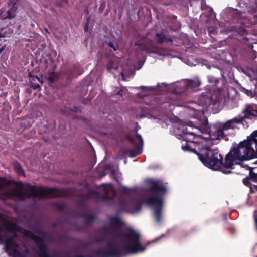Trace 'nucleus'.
Instances as JSON below:
<instances>
[{
  "mask_svg": "<svg viewBox=\"0 0 257 257\" xmlns=\"http://www.w3.org/2000/svg\"><path fill=\"white\" fill-rule=\"evenodd\" d=\"M29 76L30 77H32V71L29 72Z\"/></svg>",
  "mask_w": 257,
  "mask_h": 257,
  "instance_id": "52",
  "label": "nucleus"
},
{
  "mask_svg": "<svg viewBox=\"0 0 257 257\" xmlns=\"http://www.w3.org/2000/svg\"><path fill=\"white\" fill-rule=\"evenodd\" d=\"M181 137L186 142H191L192 144H204L203 140L201 141L198 140L199 138H203L202 135H197L196 132L189 130L186 126L183 127Z\"/></svg>",
  "mask_w": 257,
  "mask_h": 257,
  "instance_id": "12",
  "label": "nucleus"
},
{
  "mask_svg": "<svg viewBox=\"0 0 257 257\" xmlns=\"http://www.w3.org/2000/svg\"><path fill=\"white\" fill-rule=\"evenodd\" d=\"M54 206L61 211L63 210L65 208V205L64 204L55 203Z\"/></svg>",
  "mask_w": 257,
  "mask_h": 257,
  "instance_id": "33",
  "label": "nucleus"
},
{
  "mask_svg": "<svg viewBox=\"0 0 257 257\" xmlns=\"http://www.w3.org/2000/svg\"><path fill=\"white\" fill-rule=\"evenodd\" d=\"M120 191L123 193L130 194L131 193V189L125 186H122L120 188Z\"/></svg>",
  "mask_w": 257,
  "mask_h": 257,
  "instance_id": "29",
  "label": "nucleus"
},
{
  "mask_svg": "<svg viewBox=\"0 0 257 257\" xmlns=\"http://www.w3.org/2000/svg\"><path fill=\"white\" fill-rule=\"evenodd\" d=\"M219 102V100L217 96H213L210 94L206 95L202 93L198 99V103L199 105L205 108L212 106V109H213L214 107L218 105Z\"/></svg>",
  "mask_w": 257,
  "mask_h": 257,
  "instance_id": "9",
  "label": "nucleus"
},
{
  "mask_svg": "<svg viewBox=\"0 0 257 257\" xmlns=\"http://www.w3.org/2000/svg\"><path fill=\"white\" fill-rule=\"evenodd\" d=\"M195 83H196L197 84V87H199L200 85V82L199 81H197L196 82H194V81H191V83H190V85H192V86H193L194 84Z\"/></svg>",
  "mask_w": 257,
  "mask_h": 257,
  "instance_id": "43",
  "label": "nucleus"
},
{
  "mask_svg": "<svg viewBox=\"0 0 257 257\" xmlns=\"http://www.w3.org/2000/svg\"><path fill=\"white\" fill-rule=\"evenodd\" d=\"M148 191L150 195L144 202L153 209V215L158 223L162 219V212L164 205V197L167 192L166 186L161 183L159 180H151L149 182Z\"/></svg>",
  "mask_w": 257,
  "mask_h": 257,
  "instance_id": "4",
  "label": "nucleus"
},
{
  "mask_svg": "<svg viewBox=\"0 0 257 257\" xmlns=\"http://www.w3.org/2000/svg\"><path fill=\"white\" fill-rule=\"evenodd\" d=\"M165 236H166L165 234H162L160 237H157L155 240H153L152 242H156L158 241L160 239H161L162 238L165 237Z\"/></svg>",
  "mask_w": 257,
  "mask_h": 257,
  "instance_id": "39",
  "label": "nucleus"
},
{
  "mask_svg": "<svg viewBox=\"0 0 257 257\" xmlns=\"http://www.w3.org/2000/svg\"><path fill=\"white\" fill-rule=\"evenodd\" d=\"M107 45L110 47L114 49V50H116L117 49L118 46L117 45L115 46L113 42L108 41L107 42Z\"/></svg>",
  "mask_w": 257,
  "mask_h": 257,
  "instance_id": "35",
  "label": "nucleus"
},
{
  "mask_svg": "<svg viewBox=\"0 0 257 257\" xmlns=\"http://www.w3.org/2000/svg\"><path fill=\"white\" fill-rule=\"evenodd\" d=\"M188 125L191 127H192V126H193V123L191 121H189L188 123Z\"/></svg>",
  "mask_w": 257,
  "mask_h": 257,
  "instance_id": "50",
  "label": "nucleus"
},
{
  "mask_svg": "<svg viewBox=\"0 0 257 257\" xmlns=\"http://www.w3.org/2000/svg\"><path fill=\"white\" fill-rule=\"evenodd\" d=\"M156 38V41L159 44H162L163 43H172V40L171 38H168L162 33H157L155 35Z\"/></svg>",
  "mask_w": 257,
  "mask_h": 257,
  "instance_id": "21",
  "label": "nucleus"
},
{
  "mask_svg": "<svg viewBox=\"0 0 257 257\" xmlns=\"http://www.w3.org/2000/svg\"><path fill=\"white\" fill-rule=\"evenodd\" d=\"M242 183L249 187L250 193H255L257 191V174L249 171L248 175L242 180Z\"/></svg>",
  "mask_w": 257,
  "mask_h": 257,
  "instance_id": "13",
  "label": "nucleus"
},
{
  "mask_svg": "<svg viewBox=\"0 0 257 257\" xmlns=\"http://www.w3.org/2000/svg\"><path fill=\"white\" fill-rule=\"evenodd\" d=\"M244 115L241 116L242 121L245 118L251 119L252 118L257 116V110L252 109L251 107H247L242 112Z\"/></svg>",
  "mask_w": 257,
  "mask_h": 257,
  "instance_id": "20",
  "label": "nucleus"
},
{
  "mask_svg": "<svg viewBox=\"0 0 257 257\" xmlns=\"http://www.w3.org/2000/svg\"><path fill=\"white\" fill-rule=\"evenodd\" d=\"M21 227L4 217L0 218V243L5 244V251L12 257H21V241H17Z\"/></svg>",
  "mask_w": 257,
  "mask_h": 257,
  "instance_id": "3",
  "label": "nucleus"
},
{
  "mask_svg": "<svg viewBox=\"0 0 257 257\" xmlns=\"http://www.w3.org/2000/svg\"><path fill=\"white\" fill-rule=\"evenodd\" d=\"M247 168H248V170L249 171H251L253 172V173L257 174V167H250L247 166Z\"/></svg>",
  "mask_w": 257,
  "mask_h": 257,
  "instance_id": "37",
  "label": "nucleus"
},
{
  "mask_svg": "<svg viewBox=\"0 0 257 257\" xmlns=\"http://www.w3.org/2000/svg\"><path fill=\"white\" fill-rule=\"evenodd\" d=\"M15 169L16 171L19 174L21 175L23 173V171L21 168V165L17 163L15 165Z\"/></svg>",
  "mask_w": 257,
  "mask_h": 257,
  "instance_id": "28",
  "label": "nucleus"
},
{
  "mask_svg": "<svg viewBox=\"0 0 257 257\" xmlns=\"http://www.w3.org/2000/svg\"><path fill=\"white\" fill-rule=\"evenodd\" d=\"M112 68L111 67L110 65L108 64V66H107V69L110 70L112 69Z\"/></svg>",
  "mask_w": 257,
  "mask_h": 257,
  "instance_id": "51",
  "label": "nucleus"
},
{
  "mask_svg": "<svg viewBox=\"0 0 257 257\" xmlns=\"http://www.w3.org/2000/svg\"><path fill=\"white\" fill-rule=\"evenodd\" d=\"M230 128H231V126H230L227 121L223 123L220 128L213 132V134L208 135V137L210 138V144L214 145L217 144L218 140L223 139L225 137L224 130H228Z\"/></svg>",
  "mask_w": 257,
  "mask_h": 257,
  "instance_id": "11",
  "label": "nucleus"
},
{
  "mask_svg": "<svg viewBox=\"0 0 257 257\" xmlns=\"http://www.w3.org/2000/svg\"><path fill=\"white\" fill-rule=\"evenodd\" d=\"M38 53L39 55H41V56H42L43 55V54H44V53H43V52L42 51V50H41V51H37L36 52V53H35V54H36V55H37V53Z\"/></svg>",
  "mask_w": 257,
  "mask_h": 257,
  "instance_id": "44",
  "label": "nucleus"
},
{
  "mask_svg": "<svg viewBox=\"0 0 257 257\" xmlns=\"http://www.w3.org/2000/svg\"><path fill=\"white\" fill-rule=\"evenodd\" d=\"M12 194L18 200L24 201L32 196V185H25L21 182H19L17 187L12 192Z\"/></svg>",
  "mask_w": 257,
  "mask_h": 257,
  "instance_id": "7",
  "label": "nucleus"
},
{
  "mask_svg": "<svg viewBox=\"0 0 257 257\" xmlns=\"http://www.w3.org/2000/svg\"><path fill=\"white\" fill-rule=\"evenodd\" d=\"M231 13L233 17L237 19L239 18L242 14V12L236 9H233Z\"/></svg>",
  "mask_w": 257,
  "mask_h": 257,
  "instance_id": "26",
  "label": "nucleus"
},
{
  "mask_svg": "<svg viewBox=\"0 0 257 257\" xmlns=\"http://www.w3.org/2000/svg\"><path fill=\"white\" fill-rule=\"evenodd\" d=\"M256 211H255L253 213V219H254V223L255 225V228L256 230L257 231V217L255 215Z\"/></svg>",
  "mask_w": 257,
  "mask_h": 257,
  "instance_id": "38",
  "label": "nucleus"
},
{
  "mask_svg": "<svg viewBox=\"0 0 257 257\" xmlns=\"http://www.w3.org/2000/svg\"><path fill=\"white\" fill-rule=\"evenodd\" d=\"M48 80L49 81L52 82H54L57 80V77L56 75L53 73H52L48 78Z\"/></svg>",
  "mask_w": 257,
  "mask_h": 257,
  "instance_id": "32",
  "label": "nucleus"
},
{
  "mask_svg": "<svg viewBox=\"0 0 257 257\" xmlns=\"http://www.w3.org/2000/svg\"><path fill=\"white\" fill-rule=\"evenodd\" d=\"M118 206L122 211H126L128 210L127 202L123 198H119L118 200Z\"/></svg>",
  "mask_w": 257,
  "mask_h": 257,
  "instance_id": "24",
  "label": "nucleus"
},
{
  "mask_svg": "<svg viewBox=\"0 0 257 257\" xmlns=\"http://www.w3.org/2000/svg\"><path fill=\"white\" fill-rule=\"evenodd\" d=\"M17 0H9L8 8L0 9V19H11L15 17L17 9Z\"/></svg>",
  "mask_w": 257,
  "mask_h": 257,
  "instance_id": "10",
  "label": "nucleus"
},
{
  "mask_svg": "<svg viewBox=\"0 0 257 257\" xmlns=\"http://www.w3.org/2000/svg\"><path fill=\"white\" fill-rule=\"evenodd\" d=\"M88 24H86L84 28L85 32H87L88 31Z\"/></svg>",
  "mask_w": 257,
  "mask_h": 257,
  "instance_id": "48",
  "label": "nucleus"
},
{
  "mask_svg": "<svg viewBox=\"0 0 257 257\" xmlns=\"http://www.w3.org/2000/svg\"><path fill=\"white\" fill-rule=\"evenodd\" d=\"M82 217L85 220L84 224L87 225L91 224L96 219V216L93 214H83Z\"/></svg>",
  "mask_w": 257,
  "mask_h": 257,
  "instance_id": "23",
  "label": "nucleus"
},
{
  "mask_svg": "<svg viewBox=\"0 0 257 257\" xmlns=\"http://www.w3.org/2000/svg\"><path fill=\"white\" fill-rule=\"evenodd\" d=\"M6 48V45H4L1 48H0V54L4 51V50Z\"/></svg>",
  "mask_w": 257,
  "mask_h": 257,
  "instance_id": "45",
  "label": "nucleus"
},
{
  "mask_svg": "<svg viewBox=\"0 0 257 257\" xmlns=\"http://www.w3.org/2000/svg\"><path fill=\"white\" fill-rule=\"evenodd\" d=\"M122 90H120L118 91L117 92L116 94L122 96Z\"/></svg>",
  "mask_w": 257,
  "mask_h": 257,
  "instance_id": "47",
  "label": "nucleus"
},
{
  "mask_svg": "<svg viewBox=\"0 0 257 257\" xmlns=\"http://www.w3.org/2000/svg\"><path fill=\"white\" fill-rule=\"evenodd\" d=\"M136 45L142 50L149 52L152 48V46L150 42L145 38H142L136 42Z\"/></svg>",
  "mask_w": 257,
  "mask_h": 257,
  "instance_id": "17",
  "label": "nucleus"
},
{
  "mask_svg": "<svg viewBox=\"0 0 257 257\" xmlns=\"http://www.w3.org/2000/svg\"><path fill=\"white\" fill-rule=\"evenodd\" d=\"M251 148H252V149L255 151V149H256V148L255 147L254 145H252V146H251Z\"/></svg>",
  "mask_w": 257,
  "mask_h": 257,
  "instance_id": "54",
  "label": "nucleus"
},
{
  "mask_svg": "<svg viewBox=\"0 0 257 257\" xmlns=\"http://www.w3.org/2000/svg\"><path fill=\"white\" fill-rule=\"evenodd\" d=\"M79 68V65L77 64H74L72 68L67 69L64 72V75L66 78L67 83L70 82L74 77L75 73L78 71Z\"/></svg>",
  "mask_w": 257,
  "mask_h": 257,
  "instance_id": "18",
  "label": "nucleus"
},
{
  "mask_svg": "<svg viewBox=\"0 0 257 257\" xmlns=\"http://www.w3.org/2000/svg\"><path fill=\"white\" fill-rule=\"evenodd\" d=\"M4 187V185L3 184H0V196L1 195H5V193L3 192V189Z\"/></svg>",
  "mask_w": 257,
  "mask_h": 257,
  "instance_id": "40",
  "label": "nucleus"
},
{
  "mask_svg": "<svg viewBox=\"0 0 257 257\" xmlns=\"http://www.w3.org/2000/svg\"><path fill=\"white\" fill-rule=\"evenodd\" d=\"M208 80L210 83H212L215 85L217 84L219 81V80L218 79H217L215 77L211 76L208 77Z\"/></svg>",
  "mask_w": 257,
  "mask_h": 257,
  "instance_id": "27",
  "label": "nucleus"
},
{
  "mask_svg": "<svg viewBox=\"0 0 257 257\" xmlns=\"http://www.w3.org/2000/svg\"><path fill=\"white\" fill-rule=\"evenodd\" d=\"M33 89H35L36 88V87H37V86H36L35 85H34V84H33Z\"/></svg>",
  "mask_w": 257,
  "mask_h": 257,
  "instance_id": "55",
  "label": "nucleus"
},
{
  "mask_svg": "<svg viewBox=\"0 0 257 257\" xmlns=\"http://www.w3.org/2000/svg\"><path fill=\"white\" fill-rule=\"evenodd\" d=\"M209 144H203L201 150H199L198 159L206 167L212 170H220L224 174H228L232 171L227 170L233 169V166L237 164L236 161H242L241 158H236L237 152L236 146L232 147L226 155L223 162V156L219 153L217 149H211Z\"/></svg>",
  "mask_w": 257,
  "mask_h": 257,
  "instance_id": "2",
  "label": "nucleus"
},
{
  "mask_svg": "<svg viewBox=\"0 0 257 257\" xmlns=\"http://www.w3.org/2000/svg\"><path fill=\"white\" fill-rule=\"evenodd\" d=\"M85 13L86 14H89V12H88V9H86V10H85Z\"/></svg>",
  "mask_w": 257,
  "mask_h": 257,
  "instance_id": "53",
  "label": "nucleus"
},
{
  "mask_svg": "<svg viewBox=\"0 0 257 257\" xmlns=\"http://www.w3.org/2000/svg\"><path fill=\"white\" fill-rule=\"evenodd\" d=\"M237 155L236 158L247 160L257 158V130L253 131L246 140L236 146Z\"/></svg>",
  "mask_w": 257,
  "mask_h": 257,
  "instance_id": "5",
  "label": "nucleus"
},
{
  "mask_svg": "<svg viewBox=\"0 0 257 257\" xmlns=\"http://www.w3.org/2000/svg\"><path fill=\"white\" fill-rule=\"evenodd\" d=\"M126 138L131 142L136 149L135 150H130L129 151L130 157L133 158L141 153V151H140V150L142 149L143 140L141 135L138 133L137 130H136L135 138H133L128 135L126 136Z\"/></svg>",
  "mask_w": 257,
  "mask_h": 257,
  "instance_id": "8",
  "label": "nucleus"
},
{
  "mask_svg": "<svg viewBox=\"0 0 257 257\" xmlns=\"http://www.w3.org/2000/svg\"><path fill=\"white\" fill-rule=\"evenodd\" d=\"M241 91L244 92L246 94L249 96L252 94V92L250 90H247L244 88H242Z\"/></svg>",
  "mask_w": 257,
  "mask_h": 257,
  "instance_id": "36",
  "label": "nucleus"
},
{
  "mask_svg": "<svg viewBox=\"0 0 257 257\" xmlns=\"http://www.w3.org/2000/svg\"><path fill=\"white\" fill-rule=\"evenodd\" d=\"M188 142L185 143L184 145H182V149L184 151H188L196 154L197 156L199 154V150H201L203 144L202 143H194L192 145L189 144Z\"/></svg>",
  "mask_w": 257,
  "mask_h": 257,
  "instance_id": "15",
  "label": "nucleus"
},
{
  "mask_svg": "<svg viewBox=\"0 0 257 257\" xmlns=\"http://www.w3.org/2000/svg\"><path fill=\"white\" fill-rule=\"evenodd\" d=\"M214 29L213 28H209L208 29L209 34L211 36L212 34H214Z\"/></svg>",
  "mask_w": 257,
  "mask_h": 257,
  "instance_id": "42",
  "label": "nucleus"
},
{
  "mask_svg": "<svg viewBox=\"0 0 257 257\" xmlns=\"http://www.w3.org/2000/svg\"><path fill=\"white\" fill-rule=\"evenodd\" d=\"M68 0H56V5L59 7H63L64 5L67 4Z\"/></svg>",
  "mask_w": 257,
  "mask_h": 257,
  "instance_id": "31",
  "label": "nucleus"
},
{
  "mask_svg": "<svg viewBox=\"0 0 257 257\" xmlns=\"http://www.w3.org/2000/svg\"><path fill=\"white\" fill-rule=\"evenodd\" d=\"M110 224L113 227L110 234L114 238H120L123 242V248H121L116 241H109L103 247L94 251V254L99 257H122L127 253H135L143 252L145 247L140 243V234L133 229L126 232H115L124 225L121 218L117 216L109 217Z\"/></svg>",
  "mask_w": 257,
  "mask_h": 257,
  "instance_id": "1",
  "label": "nucleus"
},
{
  "mask_svg": "<svg viewBox=\"0 0 257 257\" xmlns=\"http://www.w3.org/2000/svg\"><path fill=\"white\" fill-rule=\"evenodd\" d=\"M82 196L85 198L86 200L90 199H94L95 200H100V194L96 191L93 190L91 188L88 187L85 191Z\"/></svg>",
  "mask_w": 257,
  "mask_h": 257,
  "instance_id": "16",
  "label": "nucleus"
},
{
  "mask_svg": "<svg viewBox=\"0 0 257 257\" xmlns=\"http://www.w3.org/2000/svg\"><path fill=\"white\" fill-rule=\"evenodd\" d=\"M101 189L104 194H100V200L107 201L114 200L116 192L110 185H103Z\"/></svg>",
  "mask_w": 257,
  "mask_h": 257,
  "instance_id": "14",
  "label": "nucleus"
},
{
  "mask_svg": "<svg viewBox=\"0 0 257 257\" xmlns=\"http://www.w3.org/2000/svg\"><path fill=\"white\" fill-rule=\"evenodd\" d=\"M33 204L35 201L34 198L38 195L41 199L65 197L67 193L64 189L55 188L40 187L37 190V187L33 185Z\"/></svg>",
  "mask_w": 257,
  "mask_h": 257,
  "instance_id": "6",
  "label": "nucleus"
},
{
  "mask_svg": "<svg viewBox=\"0 0 257 257\" xmlns=\"http://www.w3.org/2000/svg\"><path fill=\"white\" fill-rule=\"evenodd\" d=\"M249 12L251 14L256 13L257 12V3H255L249 7Z\"/></svg>",
  "mask_w": 257,
  "mask_h": 257,
  "instance_id": "30",
  "label": "nucleus"
},
{
  "mask_svg": "<svg viewBox=\"0 0 257 257\" xmlns=\"http://www.w3.org/2000/svg\"><path fill=\"white\" fill-rule=\"evenodd\" d=\"M231 128L235 127V125L242 122V118L241 117V115H239L238 116L233 118L232 119H230L227 121Z\"/></svg>",
  "mask_w": 257,
  "mask_h": 257,
  "instance_id": "22",
  "label": "nucleus"
},
{
  "mask_svg": "<svg viewBox=\"0 0 257 257\" xmlns=\"http://www.w3.org/2000/svg\"><path fill=\"white\" fill-rule=\"evenodd\" d=\"M141 207V205L139 203H136L135 205V209L136 210L138 211L140 210Z\"/></svg>",
  "mask_w": 257,
  "mask_h": 257,
  "instance_id": "41",
  "label": "nucleus"
},
{
  "mask_svg": "<svg viewBox=\"0 0 257 257\" xmlns=\"http://www.w3.org/2000/svg\"><path fill=\"white\" fill-rule=\"evenodd\" d=\"M194 127L198 128L200 132L202 134H205L207 135V137H203V138H200L201 139H202L203 141H204L206 142L207 144H210L211 141H210V138L208 137V135L210 134H213V133H211L209 131V128L208 127V126L207 124H205L204 125H202V126H193Z\"/></svg>",
  "mask_w": 257,
  "mask_h": 257,
  "instance_id": "19",
  "label": "nucleus"
},
{
  "mask_svg": "<svg viewBox=\"0 0 257 257\" xmlns=\"http://www.w3.org/2000/svg\"><path fill=\"white\" fill-rule=\"evenodd\" d=\"M13 33V31L9 27L3 28L0 31V38H4L8 36V34Z\"/></svg>",
  "mask_w": 257,
  "mask_h": 257,
  "instance_id": "25",
  "label": "nucleus"
},
{
  "mask_svg": "<svg viewBox=\"0 0 257 257\" xmlns=\"http://www.w3.org/2000/svg\"><path fill=\"white\" fill-rule=\"evenodd\" d=\"M227 229L232 234H234L236 232V230L232 225H229V226L227 227Z\"/></svg>",
  "mask_w": 257,
  "mask_h": 257,
  "instance_id": "34",
  "label": "nucleus"
},
{
  "mask_svg": "<svg viewBox=\"0 0 257 257\" xmlns=\"http://www.w3.org/2000/svg\"><path fill=\"white\" fill-rule=\"evenodd\" d=\"M31 87H30V88H27L26 89V91H27L28 93H31Z\"/></svg>",
  "mask_w": 257,
  "mask_h": 257,
  "instance_id": "49",
  "label": "nucleus"
},
{
  "mask_svg": "<svg viewBox=\"0 0 257 257\" xmlns=\"http://www.w3.org/2000/svg\"><path fill=\"white\" fill-rule=\"evenodd\" d=\"M140 88H141L142 90H148V88H147V87H146V86H141V87H140Z\"/></svg>",
  "mask_w": 257,
  "mask_h": 257,
  "instance_id": "46",
  "label": "nucleus"
}]
</instances>
